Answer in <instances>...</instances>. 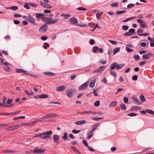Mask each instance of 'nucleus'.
<instances>
[{"label": "nucleus", "mask_w": 154, "mask_h": 154, "mask_svg": "<svg viewBox=\"0 0 154 154\" xmlns=\"http://www.w3.org/2000/svg\"><path fill=\"white\" fill-rule=\"evenodd\" d=\"M120 50V48H115L113 50V54H115L119 51Z\"/></svg>", "instance_id": "obj_46"}, {"label": "nucleus", "mask_w": 154, "mask_h": 154, "mask_svg": "<svg viewBox=\"0 0 154 154\" xmlns=\"http://www.w3.org/2000/svg\"><path fill=\"white\" fill-rule=\"evenodd\" d=\"M48 97V96L47 94H42L40 95V98H46Z\"/></svg>", "instance_id": "obj_45"}, {"label": "nucleus", "mask_w": 154, "mask_h": 154, "mask_svg": "<svg viewBox=\"0 0 154 154\" xmlns=\"http://www.w3.org/2000/svg\"><path fill=\"white\" fill-rule=\"evenodd\" d=\"M96 79H94V80H92L90 83L89 84V86L90 88H93L95 85V83L96 82Z\"/></svg>", "instance_id": "obj_19"}, {"label": "nucleus", "mask_w": 154, "mask_h": 154, "mask_svg": "<svg viewBox=\"0 0 154 154\" xmlns=\"http://www.w3.org/2000/svg\"><path fill=\"white\" fill-rule=\"evenodd\" d=\"M52 19V18H50L49 17H45L44 16H43L42 18V20L43 21H46L48 20L49 19Z\"/></svg>", "instance_id": "obj_37"}, {"label": "nucleus", "mask_w": 154, "mask_h": 154, "mask_svg": "<svg viewBox=\"0 0 154 154\" xmlns=\"http://www.w3.org/2000/svg\"><path fill=\"white\" fill-rule=\"evenodd\" d=\"M28 4L29 5V6L34 8H36L37 6V4L29 2Z\"/></svg>", "instance_id": "obj_35"}, {"label": "nucleus", "mask_w": 154, "mask_h": 154, "mask_svg": "<svg viewBox=\"0 0 154 154\" xmlns=\"http://www.w3.org/2000/svg\"><path fill=\"white\" fill-rule=\"evenodd\" d=\"M53 141L54 143H57L59 140V137L57 135H54L53 136Z\"/></svg>", "instance_id": "obj_18"}, {"label": "nucleus", "mask_w": 154, "mask_h": 154, "mask_svg": "<svg viewBox=\"0 0 154 154\" xmlns=\"http://www.w3.org/2000/svg\"><path fill=\"white\" fill-rule=\"evenodd\" d=\"M143 32V30L141 29H139L137 31V33L139 34H141Z\"/></svg>", "instance_id": "obj_64"}, {"label": "nucleus", "mask_w": 154, "mask_h": 154, "mask_svg": "<svg viewBox=\"0 0 154 154\" xmlns=\"http://www.w3.org/2000/svg\"><path fill=\"white\" fill-rule=\"evenodd\" d=\"M68 134L66 132H64L63 133V138L64 140H67V138H68L67 136Z\"/></svg>", "instance_id": "obj_34"}, {"label": "nucleus", "mask_w": 154, "mask_h": 154, "mask_svg": "<svg viewBox=\"0 0 154 154\" xmlns=\"http://www.w3.org/2000/svg\"><path fill=\"white\" fill-rule=\"evenodd\" d=\"M25 4L24 5V7L26 9H29V5L28 4L29 2H26Z\"/></svg>", "instance_id": "obj_41"}, {"label": "nucleus", "mask_w": 154, "mask_h": 154, "mask_svg": "<svg viewBox=\"0 0 154 154\" xmlns=\"http://www.w3.org/2000/svg\"><path fill=\"white\" fill-rule=\"evenodd\" d=\"M134 59L135 60H139L140 59V57L138 55H135L134 56Z\"/></svg>", "instance_id": "obj_61"}, {"label": "nucleus", "mask_w": 154, "mask_h": 154, "mask_svg": "<svg viewBox=\"0 0 154 154\" xmlns=\"http://www.w3.org/2000/svg\"><path fill=\"white\" fill-rule=\"evenodd\" d=\"M98 48L97 46H94L93 47L92 51L94 53H96L97 52V51L98 50Z\"/></svg>", "instance_id": "obj_40"}, {"label": "nucleus", "mask_w": 154, "mask_h": 154, "mask_svg": "<svg viewBox=\"0 0 154 154\" xmlns=\"http://www.w3.org/2000/svg\"><path fill=\"white\" fill-rule=\"evenodd\" d=\"M120 107L122 110H125L126 108V105L123 103L120 104Z\"/></svg>", "instance_id": "obj_30"}, {"label": "nucleus", "mask_w": 154, "mask_h": 154, "mask_svg": "<svg viewBox=\"0 0 154 154\" xmlns=\"http://www.w3.org/2000/svg\"><path fill=\"white\" fill-rule=\"evenodd\" d=\"M66 88V86L64 85L59 86L56 88V90L58 91L61 92L65 91Z\"/></svg>", "instance_id": "obj_8"}, {"label": "nucleus", "mask_w": 154, "mask_h": 154, "mask_svg": "<svg viewBox=\"0 0 154 154\" xmlns=\"http://www.w3.org/2000/svg\"><path fill=\"white\" fill-rule=\"evenodd\" d=\"M142 57L143 59L144 60L149 59L150 58L148 56L147 54L143 55Z\"/></svg>", "instance_id": "obj_50"}, {"label": "nucleus", "mask_w": 154, "mask_h": 154, "mask_svg": "<svg viewBox=\"0 0 154 154\" xmlns=\"http://www.w3.org/2000/svg\"><path fill=\"white\" fill-rule=\"evenodd\" d=\"M133 100L134 102L137 104L140 105L141 104L140 102L139 101L137 98L134 97L133 98Z\"/></svg>", "instance_id": "obj_23"}, {"label": "nucleus", "mask_w": 154, "mask_h": 154, "mask_svg": "<svg viewBox=\"0 0 154 154\" xmlns=\"http://www.w3.org/2000/svg\"><path fill=\"white\" fill-rule=\"evenodd\" d=\"M138 79V76L137 75H134L132 76V79L134 81H136Z\"/></svg>", "instance_id": "obj_58"}, {"label": "nucleus", "mask_w": 154, "mask_h": 154, "mask_svg": "<svg viewBox=\"0 0 154 154\" xmlns=\"http://www.w3.org/2000/svg\"><path fill=\"white\" fill-rule=\"evenodd\" d=\"M146 111L149 114L154 115V111L150 109H146Z\"/></svg>", "instance_id": "obj_43"}, {"label": "nucleus", "mask_w": 154, "mask_h": 154, "mask_svg": "<svg viewBox=\"0 0 154 154\" xmlns=\"http://www.w3.org/2000/svg\"><path fill=\"white\" fill-rule=\"evenodd\" d=\"M45 14H43L37 13L36 14V17L37 18H42L43 16H44Z\"/></svg>", "instance_id": "obj_25"}, {"label": "nucleus", "mask_w": 154, "mask_h": 154, "mask_svg": "<svg viewBox=\"0 0 154 154\" xmlns=\"http://www.w3.org/2000/svg\"><path fill=\"white\" fill-rule=\"evenodd\" d=\"M71 148L72 150L75 152H78L79 154H81L80 152L79 151L78 149L74 146H72Z\"/></svg>", "instance_id": "obj_32"}, {"label": "nucleus", "mask_w": 154, "mask_h": 154, "mask_svg": "<svg viewBox=\"0 0 154 154\" xmlns=\"http://www.w3.org/2000/svg\"><path fill=\"white\" fill-rule=\"evenodd\" d=\"M110 74H111V75L113 76L114 77L116 76V74L115 72H113L112 71H110Z\"/></svg>", "instance_id": "obj_63"}, {"label": "nucleus", "mask_w": 154, "mask_h": 154, "mask_svg": "<svg viewBox=\"0 0 154 154\" xmlns=\"http://www.w3.org/2000/svg\"><path fill=\"white\" fill-rule=\"evenodd\" d=\"M46 149H38L37 148H35L33 150L34 152L36 153L39 154L44 152L46 151Z\"/></svg>", "instance_id": "obj_7"}, {"label": "nucleus", "mask_w": 154, "mask_h": 154, "mask_svg": "<svg viewBox=\"0 0 154 154\" xmlns=\"http://www.w3.org/2000/svg\"><path fill=\"white\" fill-rule=\"evenodd\" d=\"M135 30L133 29H130L128 31L129 34H133L135 33Z\"/></svg>", "instance_id": "obj_54"}, {"label": "nucleus", "mask_w": 154, "mask_h": 154, "mask_svg": "<svg viewBox=\"0 0 154 154\" xmlns=\"http://www.w3.org/2000/svg\"><path fill=\"white\" fill-rule=\"evenodd\" d=\"M93 73L94 74L95 77L98 76L99 74H100L97 69L94 70Z\"/></svg>", "instance_id": "obj_28"}, {"label": "nucleus", "mask_w": 154, "mask_h": 154, "mask_svg": "<svg viewBox=\"0 0 154 154\" xmlns=\"http://www.w3.org/2000/svg\"><path fill=\"white\" fill-rule=\"evenodd\" d=\"M123 100L125 103H127L128 102V99L127 97H124Z\"/></svg>", "instance_id": "obj_60"}, {"label": "nucleus", "mask_w": 154, "mask_h": 154, "mask_svg": "<svg viewBox=\"0 0 154 154\" xmlns=\"http://www.w3.org/2000/svg\"><path fill=\"white\" fill-rule=\"evenodd\" d=\"M91 113H92V112L90 111H84L83 112H77L78 113L80 114L81 115H83L85 114H89Z\"/></svg>", "instance_id": "obj_26"}, {"label": "nucleus", "mask_w": 154, "mask_h": 154, "mask_svg": "<svg viewBox=\"0 0 154 154\" xmlns=\"http://www.w3.org/2000/svg\"><path fill=\"white\" fill-rule=\"evenodd\" d=\"M117 102L116 101H113L111 102L109 104V106L112 107L115 106L117 104Z\"/></svg>", "instance_id": "obj_24"}, {"label": "nucleus", "mask_w": 154, "mask_h": 154, "mask_svg": "<svg viewBox=\"0 0 154 154\" xmlns=\"http://www.w3.org/2000/svg\"><path fill=\"white\" fill-rule=\"evenodd\" d=\"M52 134V131H51L45 132L39 134V137L42 139H45L47 138H51L50 136Z\"/></svg>", "instance_id": "obj_1"}, {"label": "nucleus", "mask_w": 154, "mask_h": 154, "mask_svg": "<svg viewBox=\"0 0 154 154\" xmlns=\"http://www.w3.org/2000/svg\"><path fill=\"white\" fill-rule=\"evenodd\" d=\"M69 21L71 24L72 25L75 26L78 25V20L75 18L72 17L69 20Z\"/></svg>", "instance_id": "obj_5"}, {"label": "nucleus", "mask_w": 154, "mask_h": 154, "mask_svg": "<svg viewBox=\"0 0 154 154\" xmlns=\"http://www.w3.org/2000/svg\"><path fill=\"white\" fill-rule=\"evenodd\" d=\"M141 109V107L140 106H132L130 110L131 111H134L135 110H137L138 109L140 110Z\"/></svg>", "instance_id": "obj_20"}, {"label": "nucleus", "mask_w": 154, "mask_h": 154, "mask_svg": "<svg viewBox=\"0 0 154 154\" xmlns=\"http://www.w3.org/2000/svg\"><path fill=\"white\" fill-rule=\"evenodd\" d=\"M4 8L5 9H10L11 10H17L18 9V7L16 6H12L9 8L5 7Z\"/></svg>", "instance_id": "obj_22"}, {"label": "nucleus", "mask_w": 154, "mask_h": 154, "mask_svg": "<svg viewBox=\"0 0 154 154\" xmlns=\"http://www.w3.org/2000/svg\"><path fill=\"white\" fill-rule=\"evenodd\" d=\"M140 101L142 102H143L145 101L146 99L145 98L144 96L142 94H141L140 97Z\"/></svg>", "instance_id": "obj_33"}, {"label": "nucleus", "mask_w": 154, "mask_h": 154, "mask_svg": "<svg viewBox=\"0 0 154 154\" xmlns=\"http://www.w3.org/2000/svg\"><path fill=\"white\" fill-rule=\"evenodd\" d=\"M126 51L128 53L132 52L133 51V50L130 48L129 47H126Z\"/></svg>", "instance_id": "obj_52"}, {"label": "nucleus", "mask_w": 154, "mask_h": 154, "mask_svg": "<svg viewBox=\"0 0 154 154\" xmlns=\"http://www.w3.org/2000/svg\"><path fill=\"white\" fill-rule=\"evenodd\" d=\"M4 69L6 72H9L11 71L10 67L8 66H3Z\"/></svg>", "instance_id": "obj_29"}, {"label": "nucleus", "mask_w": 154, "mask_h": 154, "mask_svg": "<svg viewBox=\"0 0 154 154\" xmlns=\"http://www.w3.org/2000/svg\"><path fill=\"white\" fill-rule=\"evenodd\" d=\"M61 17H64L65 19L67 18L68 17H70V15L69 14H62L61 15Z\"/></svg>", "instance_id": "obj_53"}, {"label": "nucleus", "mask_w": 154, "mask_h": 154, "mask_svg": "<svg viewBox=\"0 0 154 154\" xmlns=\"http://www.w3.org/2000/svg\"><path fill=\"white\" fill-rule=\"evenodd\" d=\"M40 4L42 6L47 8H51V6L50 5L45 4L42 1H40Z\"/></svg>", "instance_id": "obj_15"}, {"label": "nucleus", "mask_w": 154, "mask_h": 154, "mask_svg": "<svg viewBox=\"0 0 154 154\" xmlns=\"http://www.w3.org/2000/svg\"><path fill=\"white\" fill-rule=\"evenodd\" d=\"M137 115V114L134 113H130L128 114V115L129 116H136Z\"/></svg>", "instance_id": "obj_59"}, {"label": "nucleus", "mask_w": 154, "mask_h": 154, "mask_svg": "<svg viewBox=\"0 0 154 154\" xmlns=\"http://www.w3.org/2000/svg\"><path fill=\"white\" fill-rule=\"evenodd\" d=\"M76 92V91L74 89H68L66 91V95L69 97H71Z\"/></svg>", "instance_id": "obj_3"}, {"label": "nucleus", "mask_w": 154, "mask_h": 154, "mask_svg": "<svg viewBox=\"0 0 154 154\" xmlns=\"http://www.w3.org/2000/svg\"><path fill=\"white\" fill-rule=\"evenodd\" d=\"M15 72L16 73H23L24 75H29V74L27 73L25 70L20 69H16L15 70Z\"/></svg>", "instance_id": "obj_10"}, {"label": "nucleus", "mask_w": 154, "mask_h": 154, "mask_svg": "<svg viewBox=\"0 0 154 154\" xmlns=\"http://www.w3.org/2000/svg\"><path fill=\"white\" fill-rule=\"evenodd\" d=\"M125 64L122 63L119 64L118 63L115 62L113 63L110 66V69H113L115 68L117 69H119L122 68L125 66Z\"/></svg>", "instance_id": "obj_2"}, {"label": "nucleus", "mask_w": 154, "mask_h": 154, "mask_svg": "<svg viewBox=\"0 0 154 154\" xmlns=\"http://www.w3.org/2000/svg\"><path fill=\"white\" fill-rule=\"evenodd\" d=\"M42 121L40 119H36L32 122L29 123H23L21 125L24 126H32L35 123L38 122H41Z\"/></svg>", "instance_id": "obj_4"}, {"label": "nucleus", "mask_w": 154, "mask_h": 154, "mask_svg": "<svg viewBox=\"0 0 154 154\" xmlns=\"http://www.w3.org/2000/svg\"><path fill=\"white\" fill-rule=\"evenodd\" d=\"M137 22L139 23L140 25H141V24H142L144 23L145 22L143 21V20L140 19H138L137 20Z\"/></svg>", "instance_id": "obj_47"}, {"label": "nucleus", "mask_w": 154, "mask_h": 154, "mask_svg": "<svg viewBox=\"0 0 154 154\" xmlns=\"http://www.w3.org/2000/svg\"><path fill=\"white\" fill-rule=\"evenodd\" d=\"M86 121L85 120H80L75 122V124L77 125H80L85 123Z\"/></svg>", "instance_id": "obj_17"}, {"label": "nucleus", "mask_w": 154, "mask_h": 154, "mask_svg": "<svg viewBox=\"0 0 154 154\" xmlns=\"http://www.w3.org/2000/svg\"><path fill=\"white\" fill-rule=\"evenodd\" d=\"M25 117L24 116H18L16 117H15L13 118V119L14 120H16L19 119H24L25 118Z\"/></svg>", "instance_id": "obj_36"}, {"label": "nucleus", "mask_w": 154, "mask_h": 154, "mask_svg": "<svg viewBox=\"0 0 154 154\" xmlns=\"http://www.w3.org/2000/svg\"><path fill=\"white\" fill-rule=\"evenodd\" d=\"M103 119L102 117H93L92 118V119L96 121H98Z\"/></svg>", "instance_id": "obj_56"}, {"label": "nucleus", "mask_w": 154, "mask_h": 154, "mask_svg": "<svg viewBox=\"0 0 154 154\" xmlns=\"http://www.w3.org/2000/svg\"><path fill=\"white\" fill-rule=\"evenodd\" d=\"M27 20L28 21L31 23H34L35 22V20L30 15H29L28 16Z\"/></svg>", "instance_id": "obj_14"}, {"label": "nucleus", "mask_w": 154, "mask_h": 154, "mask_svg": "<svg viewBox=\"0 0 154 154\" xmlns=\"http://www.w3.org/2000/svg\"><path fill=\"white\" fill-rule=\"evenodd\" d=\"M137 17H131L129 18H128L124 20L123 21L124 22H126L129 20H132L134 19H135Z\"/></svg>", "instance_id": "obj_42"}, {"label": "nucleus", "mask_w": 154, "mask_h": 154, "mask_svg": "<svg viewBox=\"0 0 154 154\" xmlns=\"http://www.w3.org/2000/svg\"><path fill=\"white\" fill-rule=\"evenodd\" d=\"M48 26L46 24L40 27L39 31L42 32H45L47 29Z\"/></svg>", "instance_id": "obj_9"}, {"label": "nucleus", "mask_w": 154, "mask_h": 154, "mask_svg": "<svg viewBox=\"0 0 154 154\" xmlns=\"http://www.w3.org/2000/svg\"><path fill=\"white\" fill-rule=\"evenodd\" d=\"M140 27L142 28H147V26L146 24V22H144L142 24H141L140 25Z\"/></svg>", "instance_id": "obj_51"}, {"label": "nucleus", "mask_w": 154, "mask_h": 154, "mask_svg": "<svg viewBox=\"0 0 154 154\" xmlns=\"http://www.w3.org/2000/svg\"><path fill=\"white\" fill-rule=\"evenodd\" d=\"M128 28L129 27L128 26L123 25L122 26V28L125 31L128 30Z\"/></svg>", "instance_id": "obj_57"}, {"label": "nucleus", "mask_w": 154, "mask_h": 154, "mask_svg": "<svg viewBox=\"0 0 154 154\" xmlns=\"http://www.w3.org/2000/svg\"><path fill=\"white\" fill-rule=\"evenodd\" d=\"M20 127V126L19 125H15L9 127L8 128H6L5 130L8 131H13L18 128Z\"/></svg>", "instance_id": "obj_6"}, {"label": "nucleus", "mask_w": 154, "mask_h": 154, "mask_svg": "<svg viewBox=\"0 0 154 154\" xmlns=\"http://www.w3.org/2000/svg\"><path fill=\"white\" fill-rule=\"evenodd\" d=\"M43 73L45 75L48 76H53L55 75V73L50 72H45Z\"/></svg>", "instance_id": "obj_21"}, {"label": "nucleus", "mask_w": 154, "mask_h": 154, "mask_svg": "<svg viewBox=\"0 0 154 154\" xmlns=\"http://www.w3.org/2000/svg\"><path fill=\"white\" fill-rule=\"evenodd\" d=\"M125 12V10H122L121 11H118L116 13V14L117 15L121 14L124 13Z\"/></svg>", "instance_id": "obj_49"}, {"label": "nucleus", "mask_w": 154, "mask_h": 154, "mask_svg": "<svg viewBox=\"0 0 154 154\" xmlns=\"http://www.w3.org/2000/svg\"><path fill=\"white\" fill-rule=\"evenodd\" d=\"M134 5L133 4H128L127 6V8H128L129 9L131 7H134Z\"/></svg>", "instance_id": "obj_62"}, {"label": "nucleus", "mask_w": 154, "mask_h": 154, "mask_svg": "<svg viewBox=\"0 0 154 154\" xmlns=\"http://www.w3.org/2000/svg\"><path fill=\"white\" fill-rule=\"evenodd\" d=\"M105 66H100L97 69L99 72L101 73L104 70V68H105Z\"/></svg>", "instance_id": "obj_27"}, {"label": "nucleus", "mask_w": 154, "mask_h": 154, "mask_svg": "<svg viewBox=\"0 0 154 154\" xmlns=\"http://www.w3.org/2000/svg\"><path fill=\"white\" fill-rule=\"evenodd\" d=\"M47 118H51L59 116V115L55 113H48L46 115Z\"/></svg>", "instance_id": "obj_13"}, {"label": "nucleus", "mask_w": 154, "mask_h": 154, "mask_svg": "<svg viewBox=\"0 0 154 154\" xmlns=\"http://www.w3.org/2000/svg\"><path fill=\"white\" fill-rule=\"evenodd\" d=\"M88 83L87 82H85L79 88V90H82L86 88L88 86Z\"/></svg>", "instance_id": "obj_11"}, {"label": "nucleus", "mask_w": 154, "mask_h": 154, "mask_svg": "<svg viewBox=\"0 0 154 154\" xmlns=\"http://www.w3.org/2000/svg\"><path fill=\"white\" fill-rule=\"evenodd\" d=\"M13 104L11 103L7 104V103H5V107H12L13 106Z\"/></svg>", "instance_id": "obj_55"}, {"label": "nucleus", "mask_w": 154, "mask_h": 154, "mask_svg": "<svg viewBox=\"0 0 154 154\" xmlns=\"http://www.w3.org/2000/svg\"><path fill=\"white\" fill-rule=\"evenodd\" d=\"M100 101L99 100H97L94 103V106H98L100 105Z\"/></svg>", "instance_id": "obj_48"}, {"label": "nucleus", "mask_w": 154, "mask_h": 154, "mask_svg": "<svg viewBox=\"0 0 154 154\" xmlns=\"http://www.w3.org/2000/svg\"><path fill=\"white\" fill-rule=\"evenodd\" d=\"M119 4L118 2H113L111 4V6L113 7H117L118 6Z\"/></svg>", "instance_id": "obj_38"}, {"label": "nucleus", "mask_w": 154, "mask_h": 154, "mask_svg": "<svg viewBox=\"0 0 154 154\" xmlns=\"http://www.w3.org/2000/svg\"><path fill=\"white\" fill-rule=\"evenodd\" d=\"M18 151L16 150H3L2 151V152L7 153H13L15 154L18 152Z\"/></svg>", "instance_id": "obj_12"}, {"label": "nucleus", "mask_w": 154, "mask_h": 154, "mask_svg": "<svg viewBox=\"0 0 154 154\" xmlns=\"http://www.w3.org/2000/svg\"><path fill=\"white\" fill-rule=\"evenodd\" d=\"M93 133V132H91V131L88 133V137H87V138L88 139H90L93 136L92 133Z\"/></svg>", "instance_id": "obj_44"}, {"label": "nucleus", "mask_w": 154, "mask_h": 154, "mask_svg": "<svg viewBox=\"0 0 154 154\" xmlns=\"http://www.w3.org/2000/svg\"><path fill=\"white\" fill-rule=\"evenodd\" d=\"M98 125V124H96L94 125L92 127L91 132H93L96 129V128L97 127V126Z\"/></svg>", "instance_id": "obj_39"}, {"label": "nucleus", "mask_w": 154, "mask_h": 154, "mask_svg": "<svg viewBox=\"0 0 154 154\" xmlns=\"http://www.w3.org/2000/svg\"><path fill=\"white\" fill-rule=\"evenodd\" d=\"M58 19H56L52 20H50L47 21L46 22L47 24H52L56 23L57 21L58 20Z\"/></svg>", "instance_id": "obj_16"}, {"label": "nucleus", "mask_w": 154, "mask_h": 154, "mask_svg": "<svg viewBox=\"0 0 154 154\" xmlns=\"http://www.w3.org/2000/svg\"><path fill=\"white\" fill-rule=\"evenodd\" d=\"M103 13V12H100L97 13L96 15L97 18L98 19H100V18L101 16Z\"/></svg>", "instance_id": "obj_31"}]
</instances>
